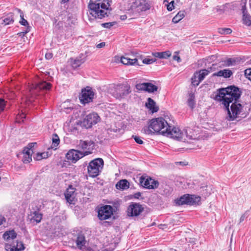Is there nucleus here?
Segmentation results:
<instances>
[{
    "mask_svg": "<svg viewBox=\"0 0 251 251\" xmlns=\"http://www.w3.org/2000/svg\"><path fill=\"white\" fill-rule=\"evenodd\" d=\"M16 236L17 233L13 230L6 231L3 234V238L6 241H8L10 239H14L16 238Z\"/></svg>",
    "mask_w": 251,
    "mask_h": 251,
    "instance_id": "bb28decb",
    "label": "nucleus"
},
{
    "mask_svg": "<svg viewBox=\"0 0 251 251\" xmlns=\"http://www.w3.org/2000/svg\"><path fill=\"white\" fill-rule=\"evenodd\" d=\"M232 29L230 28H219L218 29V32L221 34H230L232 33Z\"/></svg>",
    "mask_w": 251,
    "mask_h": 251,
    "instance_id": "a19ab883",
    "label": "nucleus"
},
{
    "mask_svg": "<svg viewBox=\"0 0 251 251\" xmlns=\"http://www.w3.org/2000/svg\"><path fill=\"white\" fill-rule=\"evenodd\" d=\"M50 155L48 152H38L33 157V158L36 160H41L42 159L47 158Z\"/></svg>",
    "mask_w": 251,
    "mask_h": 251,
    "instance_id": "f704fd0d",
    "label": "nucleus"
},
{
    "mask_svg": "<svg viewBox=\"0 0 251 251\" xmlns=\"http://www.w3.org/2000/svg\"><path fill=\"white\" fill-rule=\"evenodd\" d=\"M199 116L200 120H205L206 119L207 116V114L205 111H201V112L199 113Z\"/></svg>",
    "mask_w": 251,
    "mask_h": 251,
    "instance_id": "09e8293b",
    "label": "nucleus"
},
{
    "mask_svg": "<svg viewBox=\"0 0 251 251\" xmlns=\"http://www.w3.org/2000/svg\"><path fill=\"white\" fill-rule=\"evenodd\" d=\"M131 92L130 86L128 85H120L116 87L114 96L117 99H123Z\"/></svg>",
    "mask_w": 251,
    "mask_h": 251,
    "instance_id": "9b49d317",
    "label": "nucleus"
},
{
    "mask_svg": "<svg viewBox=\"0 0 251 251\" xmlns=\"http://www.w3.org/2000/svg\"><path fill=\"white\" fill-rule=\"evenodd\" d=\"M241 94V92L238 87L230 86L220 89L217 95V97L221 101L226 110H229L230 103H231L230 110H241L243 106L239 101Z\"/></svg>",
    "mask_w": 251,
    "mask_h": 251,
    "instance_id": "f257e3e1",
    "label": "nucleus"
},
{
    "mask_svg": "<svg viewBox=\"0 0 251 251\" xmlns=\"http://www.w3.org/2000/svg\"><path fill=\"white\" fill-rule=\"evenodd\" d=\"M52 145L51 146V149L56 150V147L59 145L60 143V139L56 133H54L52 136Z\"/></svg>",
    "mask_w": 251,
    "mask_h": 251,
    "instance_id": "7c9ffc66",
    "label": "nucleus"
},
{
    "mask_svg": "<svg viewBox=\"0 0 251 251\" xmlns=\"http://www.w3.org/2000/svg\"><path fill=\"white\" fill-rule=\"evenodd\" d=\"M185 15V11H180L173 18L172 22L176 24L181 20Z\"/></svg>",
    "mask_w": 251,
    "mask_h": 251,
    "instance_id": "473e14b6",
    "label": "nucleus"
},
{
    "mask_svg": "<svg viewBox=\"0 0 251 251\" xmlns=\"http://www.w3.org/2000/svg\"><path fill=\"white\" fill-rule=\"evenodd\" d=\"M75 242L78 249L82 251H93L90 247L86 246L87 241L84 235L82 233H79L77 235Z\"/></svg>",
    "mask_w": 251,
    "mask_h": 251,
    "instance_id": "2eb2a0df",
    "label": "nucleus"
},
{
    "mask_svg": "<svg viewBox=\"0 0 251 251\" xmlns=\"http://www.w3.org/2000/svg\"><path fill=\"white\" fill-rule=\"evenodd\" d=\"M5 222V218L1 215H0V226L1 225L3 222Z\"/></svg>",
    "mask_w": 251,
    "mask_h": 251,
    "instance_id": "bf43d9fd",
    "label": "nucleus"
},
{
    "mask_svg": "<svg viewBox=\"0 0 251 251\" xmlns=\"http://www.w3.org/2000/svg\"><path fill=\"white\" fill-rule=\"evenodd\" d=\"M32 152L33 151L30 150V148H29L28 147H25L23 150L24 155L27 154H31Z\"/></svg>",
    "mask_w": 251,
    "mask_h": 251,
    "instance_id": "603ef678",
    "label": "nucleus"
},
{
    "mask_svg": "<svg viewBox=\"0 0 251 251\" xmlns=\"http://www.w3.org/2000/svg\"><path fill=\"white\" fill-rule=\"evenodd\" d=\"M212 71V68L210 67L208 68V69H202L199 72H196V73L198 74V75L199 76V79L201 81L209 73Z\"/></svg>",
    "mask_w": 251,
    "mask_h": 251,
    "instance_id": "cd10ccee",
    "label": "nucleus"
},
{
    "mask_svg": "<svg viewBox=\"0 0 251 251\" xmlns=\"http://www.w3.org/2000/svg\"><path fill=\"white\" fill-rule=\"evenodd\" d=\"M155 62L153 59L145 58L143 60V63L146 64H151Z\"/></svg>",
    "mask_w": 251,
    "mask_h": 251,
    "instance_id": "8fccbe9b",
    "label": "nucleus"
},
{
    "mask_svg": "<svg viewBox=\"0 0 251 251\" xmlns=\"http://www.w3.org/2000/svg\"><path fill=\"white\" fill-rule=\"evenodd\" d=\"M188 99L187 100V103L190 108L193 109L194 108L195 105V94L193 92H191L189 93Z\"/></svg>",
    "mask_w": 251,
    "mask_h": 251,
    "instance_id": "72a5a7b5",
    "label": "nucleus"
},
{
    "mask_svg": "<svg viewBox=\"0 0 251 251\" xmlns=\"http://www.w3.org/2000/svg\"><path fill=\"white\" fill-rule=\"evenodd\" d=\"M94 142L91 140H80L78 147L82 150H91L94 146Z\"/></svg>",
    "mask_w": 251,
    "mask_h": 251,
    "instance_id": "4be33fe9",
    "label": "nucleus"
},
{
    "mask_svg": "<svg viewBox=\"0 0 251 251\" xmlns=\"http://www.w3.org/2000/svg\"><path fill=\"white\" fill-rule=\"evenodd\" d=\"M183 135L184 136L183 142H186L188 140H195L197 138V135L195 134L193 130L190 127H187L184 129Z\"/></svg>",
    "mask_w": 251,
    "mask_h": 251,
    "instance_id": "412c9836",
    "label": "nucleus"
},
{
    "mask_svg": "<svg viewBox=\"0 0 251 251\" xmlns=\"http://www.w3.org/2000/svg\"><path fill=\"white\" fill-rule=\"evenodd\" d=\"M20 243L22 246V248H18L17 247H15V246L11 247L10 245H6V250L7 251H21L24 249V245L22 243H17V246L18 244Z\"/></svg>",
    "mask_w": 251,
    "mask_h": 251,
    "instance_id": "e433bc0d",
    "label": "nucleus"
},
{
    "mask_svg": "<svg viewBox=\"0 0 251 251\" xmlns=\"http://www.w3.org/2000/svg\"><path fill=\"white\" fill-rule=\"evenodd\" d=\"M116 187L118 189H126L129 188V182L126 179H122L118 182Z\"/></svg>",
    "mask_w": 251,
    "mask_h": 251,
    "instance_id": "393cba45",
    "label": "nucleus"
},
{
    "mask_svg": "<svg viewBox=\"0 0 251 251\" xmlns=\"http://www.w3.org/2000/svg\"><path fill=\"white\" fill-rule=\"evenodd\" d=\"M248 113L245 111H227L226 119L229 121L235 120H240L242 118L246 117Z\"/></svg>",
    "mask_w": 251,
    "mask_h": 251,
    "instance_id": "dca6fc26",
    "label": "nucleus"
},
{
    "mask_svg": "<svg viewBox=\"0 0 251 251\" xmlns=\"http://www.w3.org/2000/svg\"><path fill=\"white\" fill-rule=\"evenodd\" d=\"M146 106L149 110H159V107L156 105L155 102L151 98L148 99V102L146 103Z\"/></svg>",
    "mask_w": 251,
    "mask_h": 251,
    "instance_id": "c85d7f7f",
    "label": "nucleus"
},
{
    "mask_svg": "<svg viewBox=\"0 0 251 251\" xmlns=\"http://www.w3.org/2000/svg\"><path fill=\"white\" fill-rule=\"evenodd\" d=\"M121 62L123 64L126 65H138V59L137 58L131 59L126 56H122L121 57Z\"/></svg>",
    "mask_w": 251,
    "mask_h": 251,
    "instance_id": "b1692460",
    "label": "nucleus"
},
{
    "mask_svg": "<svg viewBox=\"0 0 251 251\" xmlns=\"http://www.w3.org/2000/svg\"><path fill=\"white\" fill-rule=\"evenodd\" d=\"M94 95L95 93L92 88L87 86L81 90V94L79 96V99L81 103L85 104L93 101Z\"/></svg>",
    "mask_w": 251,
    "mask_h": 251,
    "instance_id": "9d476101",
    "label": "nucleus"
},
{
    "mask_svg": "<svg viewBox=\"0 0 251 251\" xmlns=\"http://www.w3.org/2000/svg\"><path fill=\"white\" fill-rule=\"evenodd\" d=\"M43 215L39 211L31 212L28 215V218L30 222L33 224H37L41 222Z\"/></svg>",
    "mask_w": 251,
    "mask_h": 251,
    "instance_id": "aec40b11",
    "label": "nucleus"
},
{
    "mask_svg": "<svg viewBox=\"0 0 251 251\" xmlns=\"http://www.w3.org/2000/svg\"><path fill=\"white\" fill-rule=\"evenodd\" d=\"M90 153V151H85L83 153L77 150H71L67 153L66 157L72 163H75L77 160Z\"/></svg>",
    "mask_w": 251,
    "mask_h": 251,
    "instance_id": "f8f14e48",
    "label": "nucleus"
},
{
    "mask_svg": "<svg viewBox=\"0 0 251 251\" xmlns=\"http://www.w3.org/2000/svg\"><path fill=\"white\" fill-rule=\"evenodd\" d=\"M132 137L137 143L139 144H142L143 143V141L140 137L137 136H133Z\"/></svg>",
    "mask_w": 251,
    "mask_h": 251,
    "instance_id": "864d4df0",
    "label": "nucleus"
},
{
    "mask_svg": "<svg viewBox=\"0 0 251 251\" xmlns=\"http://www.w3.org/2000/svg\"><path fill=\"white\" fill-rule=\"evenodd\" d=\"M65 104H66V102H64L62 104V108H61L62 109L64 108V109H68V108H69V107H66L65 106Z\"/></svg>",
    "mask_w": 251,
    "mask_h": 251,
    "instance_id": "338daca9",
    "label": "nucleus"
},
{
    "mask_svg": "<svg viewBox=\"0 0 251 251\" xmlns=\"http://www.w3.org/2000/svg\"><path fill=\"white\" fill-rule=\"evenodd\" d=\"M170 125L163 118L153 119L150 122L149 126L145 128L146 134L159 133L163 135V130L165 131L166 128H168Z\"/></svg>",
    "mask_w": 251,
    "mask_h": 251,
    "instance_id": "20e7f679",
    "label": "nucleus"
},
{
    "mask_svg": "<svg viewBox=\"0 0 251 251\" xmlns=\"http://www.w3.org/2000/svg\"><path fill=\"white\" fill-rule=\"evenodd\" d=\"M75 190V188L70 185L64 194L67 201L70 204L74 203L76 196Z\"/></svg>",
    "mask_w": 251,
    "mask_h": 251,
    "instance_id": "a211bd4d",
    "label": "nucleus"
},
{
    "mask_svg": "<svg viewBox=\"0 0 251 251\" xmlns=\"http://www.w3.org/2000/svg\"><path fill=\"white\" fill-rule=\"evenodd\" d=\"M245 75L248 79L251 81V68L247 69L245 71Z\"/></svg>",
    "mask_w": 251,
    "mask_h": 251,
    "instance_id": "de8ad7c7",
    "label": "nucleus"
},
{
    "mask_svg": "<svg viewBox=\"0 0 251 251\" xmlns=\"http://www.w3.org/2000/svg\"><path fill=\"white\" fill-rule=\"evenodd\" d=\"M113 214L112 206L106 205L101 207L98 211V217L100 220L108 219Z\"/></svg>",
    "mask_w": 251,
    "mask_h": 251,
    "instance_id": "ddd939ff",
    "label": "nucleus"
},
{
    "mask_svg": "<svg viewBox=\"0 0 251 251\" xmlns=\"http://www.w3.org/2000/svg\"><path fill=\"white\" fill-rule=\"evenodd\" d=\"M53 57V54L52 53V52H47L45 54V58L47 59H50L51 58H52V57Z\"/></svg>",
    "mask_w": 251,
    "mask_h": 251,
    "instance_id": "4d7b16f0",
    "label": "nucleus"
},
{
    "mask_svg": "<svg viewBox=\"0 0 251 251\" xmlns=\"http://www.w3.org/2000/svg\"><path fill=\"white\" fill-rule=\"evenodd\" d=\"M143 209L144 208L141 204L133 203L130 204L127 208V215L129 216H138Z\"/></svg>",
    "mask_w": 251,
    "mask_h": 251,
    "instance_id": "f3484780",
    "label": "nucleus"
},
{
    "mask_svg": "<svg viewBox=\"0 0 251 251\" xmlns=\"http://www.w3.org/2000/svg\"><path fill=\"white\" fill-rule=\"evenodd\" d=\"M178 52H175V54L173 56V59L176 61L177 62H180L181 61V59L178 55Z\"/></svg>",
    "mask_w": 251,
    "mask_h": 251,
    "instance_id": "3c124183",
    "label": "nucleus"
},
{
    "mask_svg": "<svg viewBox=\"0 0 251 251\" xmlns=\"http://www.w3.org/2000/svg\"><path fill=\"white\" fill-rule=\"evenodd\" d=\"M174 1L173 0L171 2H170L168 5H167V10L168 11H172L173 9H174Z\"/></svg>",
    "mask_w": 251,
    "mask_h": 251,
    "instance_id": "5fc2aeb1",
    "label": "nucleus"
},
{
    "mask_svg": "<svg viewBox=\"0 0 251 251\" xmlns=\"http://www.w3.org/2000/svg\"><path fill=\"white\" fill-rule=\"evenodd\" d=\"M233 74L232 72L229 69H224L220 70L213 74V76H223L225 78H229Z\"/></svg>",
    "mask_w": 251,
    "mask_h": 251,
    "instance_id": "5701e85b",
    "label": "nucleus"
},
{
    "mask_svg": "<svg viewBox=\"0 0 251 251\" xmlns=\"http://www.w3.org/2000/svg\"><path fill=\"white\" fill-rule=\"evenodd\" d=\"M243 24L247 26H250L251 25V16L244 14L243 16Z\"/></svg>",
    "mask_w": 251,
    "mask_h": 251,
    "instance_id": "58836bf2",
    "label": "nucleus"
},
{
    "mask_svg": "<svg viewBox=\"0 0 251 251\" xmlns=\"http://www.w3.org/2000/svg\"><path fill=\"white\" fill-rule=\"evenodd\" d=\"M141 194L140 192H137L134 194V197L136 199H139L140 197H141Z\"/></svg>",
    "mask_w": 251,
    "mask_h": 251,
    "instance_id": "e2e57ef3",
    "label": "nucleus"
},
{
    "mask_svg": "<svg viewBox=\"0 0 251 251\" xmlns=\"http://www.w3.org/2000/svg\"><path fill=\"white\" fill-rule=\"evenodd\" d=\"M241 94V92L238 87L230 86L220 89L217 95V97L221 101L226 110H229L230 103H231L230 110H241L243 106L239 101Z\"/></svg>",
    "mask_w": 251,
    "mask_h": 251,
    "instance_id": "f03ea898",
    "label": "nucleus"
},
{
    "mask_svg": "<svg viewBox=\"0 0 251 251\" xmlns=\"http://www.w3.org/2000/svg\"><path fill=\"white\" fill-rule=\"evenodd\" d=\"M248 211H247L240 217L239 223L242 222L245 220V219L246 218L248 217Z\"/></svg>",
    "mask_w": 251,
    "mask_h": 251,
    "instance_id": "6e6d98bb",
    "label": "nucleus"
},
{
    "mask_svg": "<svg viewBox=\"0 0 251 251\" xmlns=\"http://www.w3.org/2000/svg\"><path fill=\"white\" fill-rule=\"evenodd\" d=\"M120 18L122 20H125V19H126L127 18V16L126 15H122V16H121Z\"/></svg>",
    "mask_w": 251,
    "mask_h": 251,
    "instance_id": "69168bd1",
    "label": "nucleus"
},
{
    "mask_svg": "<svg viewBox=\"0 0 251 251\" xmlns=\"http://www.w3.org/2000/svg\"><path fill=\"white\" fill-rule=\"evenodd\" d=\"M201 198L195 195L184 194L180 197L175 200L174 202L176 206L183 205H199L201 202Z\"/></svg>",
    "mask_w": 251,
    "mask_h": 251,
    "instance_id": "39448f33",
    "label": "nucleus"
},
{
    "mask_svg": "<svg viewBox=\"0 0 251 251\" xmlns=\"http://www.w3.org/2000/svg\"><path fill=\"white\" fill-rule=\"evenodd\" d=\"M103 164V160L100 158H97L91 161L87 167L89 176L92 177L97 176L101 171Z\"/></svg>",
    "mask_w": 251,
    "mask_h": 251,
    "instance_id": "423d86ee",
    "label": "nucleus"
},
{
    "mask_svg": "<svg viewBox=\"0 0 251 251\" xmlns=\"http://www.w3.org/2000/svg\"><path fill=\"white\" fill-rule=\"evenodd\" d=\"M3 22L5 25H9L14 22L13 13H9L3 20Z\"/></svg>",
    "mask_w": 251,
    "mask_h": 251,
    "instance_id": "c9c22d12",
    "label": "nucleus"
},
{
    "mask_svg": "<svg viewBox=\"0 0 251 251\" xmlns=\"http://www.w3.org/2000/svg\"><path fill=\"white\" fill-rule=\"evenodd\" d=\"M83 61L81 59H74L72 61V65L73 68H76L79 67L83 63Z\"/></svg>",
    "mask_w": 251,
    "mask_h": 251,
    "instance_id": "79ce46f5",
    "label": "nucleus"
},
{
    "mask_svg": "<svg viewBox=\"0 0 251 251\" xmlns=\"http://www.w3.org/2000/svg\"><path fill=\"white\" fill-rule=\"evenodd\" d=\"M117 24L116 22L105 23L101 24V26L106 28H110L112 26L115 25Z\"/></svg>",
    "mask_w": 251,
    "mask_h": 251,
    "instance_id": "c03bdc74",
    "label": "nucleus"
},
{
    "mask_svg": "<svg viewBox=\"0 0 251 251\" xmlns=\"http://www.w3.org/2000/svg\"><path fill=\"white\" fill-rule=\"evenodd\" d=\"M100 120V118L97 113L93 112L87 115L82 121L77 122V125L82 128H90L93 125L96 124Z\"/></svg>",
    "mask_w": 251,
    "mask_h": 251,
    "instance_id": "6e6552de",
    "label": "nucleus"
},
{
    "mask_svg": "<svg viewBox=\"0 0 251 251\" xmlns=\"http://www.w3.org/2000/svg\"><path fill=\"white\" fill-rule=\"evenodd\" d=\"M207 190V187L202 188V190L201 191V192L202 193V195H204L205 196H208L209 195H210V192H204L205 191Z\"/></svg>",
    "mask_w": 251,
    "mask_h": 251,
    "instance_id": "13d9d810",
    "label": "nucleus"
},
{
    "mask_svg": "<svg viewBox=\"0 0 251 251\" xmlns=\"http://www.w3.org/2000/svg\"><path fill=\"white\" fill-rule=\"evenodd\" d=\"M192 84L194 86H198L201 82V81L199 79V76L198 75V74L196 72L194 74L192 78Z\"/></svg>",
    "mask_w": 251,
    "mask_h": 251,
    "instance_id": "4c0bfd02",
    "label": "nucleus"
},
{
    "mask_svg": "<svg viewBox=\"0 0 251 251\" xmlns=\"http://www.w3.org/2000/svg\"><path fill=\"white\" fill-rule=\"evenodd\" d=\"M111 1L109 0H90L88 4V18L90 22L101 20L111 13Z\"/></svg>",
    "mask_w": 251,
    "mask_h": 251,
    "instance_id": "7ed1b4c3",
    "label": "nucleus"
},
{
    "mask_svg": "<svg viewBox=\"0 0 251 251\" xmlns=\"http://www.w3.org/2000/svg\"><path fill=\"white\" fill-rule=\"evenodd\" d=\"M153 55L159 58H167L171 56V52L169 50L163 52H157L153 53Z\"/></svg>",
    "mask_w": 251,
    "mask_h": 251,
    "instance_id": "c756f323",
    "label": "nucleus"
},
{
    "mask_svg": "<svg viewBox=\"0 0 251 251\" xmlns=\"http://www.w3.org/2000/svg\"><path fill=\"white\" fill-rule=\"evenodd\" d=\"M176 164H180L182 166H185L186 165V164L184 162H183V161L176 162Z\"/></svg>",
    "mask_w": 251,
    "mask_h": 251,
    "instance_id": "0e129e2a",
    "label": "nucleus"
},
{
    "mask_svg": "<svg viewBox=\"0 0 251 251\" xmlns=\"http://www.w3.org/2000/svg\"><path fill=\"white\" fill-rule=\"evenodd\" d=\"M69 0H61V2L63 3H66L69 1Z\"/></svg>",
    "mask_w": 251,
    "mask_h": 251,
    "instance_id": "774afa93",
    "label": "nucleus"
},
{
    "mask_svg": "<svg viewBox=\"0 0 251 251\" xmlns=\"http://www.w3.org/2000/svg\"><path fill=\"white\" fill-rule=\"evenodd\" d=\"M151 5L145 0H136L133 2L128 9L133 14H139L140 13L149 10Z\"/></svg>",
    "mask_w": 251,
    "mask_h": 251,
    "instance_id": "0eeeda50",
    "label": "nucleus"
},
{
    "mask_svg": "<svg viewBox=\"0 0 251 251\" xmlns=\"http://www.w3.org/2000/svg\"><path fill=\"white\" fill-rule=\"evenodd\" d=\"M32 154H27L24 155L23 161L24 163H29L32 160Z\"/></svg>",
    "mask_w": 251,
    "mask_h": 251,
    "instance_id": "37998d69",
    "label": "nucleus"
},
{
    "mask_svg": "<svg viewBox=\"0 0 251 251\" xmlns=\"http://www.w3.org/2000/svg\"><path fill=\"white\" fill-rule=\"evenodd\" d=\"M235 63V61L231 58H228L224 61V65L225 66H230L233 65Z\"/></svg>",
    "mask_w": 251,
    "mask_h": 251,
    "instance_id": "a18cd8bd",
    "label": "nucleus"
},
{
    "mask_svg": "<svg viewBox=\"0 0 251 251\" xmlns=\"http://www.w3.org/2000/svg\"><path fill=\"white\" fill-rule=\"evenodd\" d=\"M140 183L144 188L149 189H156L159 186V182L157 180H155L150 177L146 178L143 176H141L140 178Z\"/></svg>",
    "mask_w": 251,
    "mask_h": 251,
    "instance_id": "4468645a",
    "label": "nucleus"
},
{
    "mask_svg": "<svg viewBox=\"0 0 251 251\" xmlns=\"http://www.w3.org/2000/svg\"><path fill=\"white\" fill-rule=\"evenodd\" d=\"M23 111H20V112L16 116V122L21 123L24 121V119L25 118L26 114L23 112Z\"/></svg>",
    "mask_w": 251,
    "mask_h": 251,
    "instance_id": "ea45409f",
    "label": "nucleus"
},
{
    "mask_svg": "<svg viewBox=\"0 0 251 251\" xmlns=\"http://www.w3.org/2000/svg\"><path fill=\"white\" fill-rule=\"evenodd\" d=\"M105 45V42H101L97 45V48H101L102 47H104Z\"/></svg>",
    "mask_w": 251,
    "mask_h": 251,
    "instance_id": "052dcab7",
    "label": "nucleus"
},
{
    "mask_svg": "<svg viewBox=\"0 0 251 251\" xmlns=\"http://www.w3.org/2000/svg\"><path fill=\"white\" fill-rule=\"evenodd\" d=\"M136 88L139 90H144L152 93L157 90V87L151 83H143L137 84Z\"/></svg>",
    "mask_w": 251,
    "mask_h": 251,
    "instance_id": "6ab92c4d",
    "label": "nucleus"
},
{
    "mask_svg": "<svg viewBox=\"0 0 251 251\" xmlns=\"http://www.w3.org/2000/svg\"><path fill=\"white\" fill-rule=\"evenodd\" d=\"M36 144V143H30L28 145L27 147L30 148V150H32V148Z\"/></svg>",
    "mask_w": 251,
    "mask_h": 251,
    "instance_id": "680f3d73",
    "label": "nucleus"
},
{
    "mask_svg": "<svg viewBox=\"0 0 251 251\" xmlns=\"http://www.w3.org/2000/svg\"><path fill=\"white\" fill-rule=\"evenodd\" d=\"M184 129L181 131L178 127H173L169 125L168 128H166L165 131L163 130V135L169 136L178 141H183L184 136Z\"/></svg>",
    "mask_w": 251,
    "mask_h": 251,
    "instance_id": "1a4fd4ad",
    "label": "nucleus"
},
{
    "mask_svg": "<svg viewBox=\"0 0 251 251\" xmlns=\"http://www.w3.org/2000/svg\"><path fill=\"white\" fill-rule=\"evenodd\" d=\"M51 85L49 82H47L46 81H43L38 83L36 86V88L41 89V90H49L50 89Z\"/></svg>",
    "mask_w": 251,
    "mask_h": 251,
    "instance_id": "2f4dec72",
    "label": "nucleus"
},
{
    "mask_svg": "<svg viewBox=\"0 0 251 251\" xmlns=\"http://www.w3.org/2000/svg\"><path fill=\"white\" fill-rule=\"evenodd\" d=\"M18 11L20 13V18L21 20L20 21V23L23 25L26 26V30L24 32V34H26L30 30V26H29V24L26 20L24 18V14L23 12L20 9H18Z\"/></svg>",
    "mask_w": 251,
    "mask_h": 251,
    "instance_id": "a878e982",
    "label": "nucleus"
},
{
    "mask_svg": "<svg viewBox=\"0 0 251 251\" xmlns=\"http://www.w3.org/2000/svg\"><path fill=\"white\" fill-rule=\"evenodd\" d=\"M7 103V101L3 99H0V110H4Z\"/></svg>",
    "mask_w": 251,
    "mask_h": 251,
    "instance_id": "49530a36",
    "label": "nucleus"
}]
</instances>
